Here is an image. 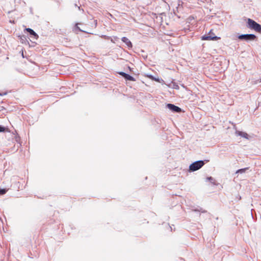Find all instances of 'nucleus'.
Segmentation results:
<instances>
[{
  "instance_id": "obj_1",
  "label": "nucleus",
  "mask_w": 261,
  "mask_h": 261,
  "mask_svg": "<svg viewBox=\"0 0 261 261\" xmlns=\"http://www.w3.org/2000/svg\"><path fill=\"white\" fill-rule=\"evenodd\" d=\"M247 27L258 32L261 31V25L250 18L247 19Z\"/></svg>"
},
{
  "instance_id": "obj_2",
  "label": "nucleus",
  "mask_w": 261,
  "mask_h": 261,
  "mask_svg": "<svg viewBox=\"0 0 261 261\" xmlns=\"http://www.w3.org/2000/svg\"><path fill=\"white\" fill-rule=\"evenodd\" d=\"M202 40H218L220 39V37L215 36L213 30H211L207 35L202 36Z\"/></svg>"
},
{
  "instance_id": "obj_3",
  "label": "nucleus",
  "mask_w": 261,
  "mask_h": 261,
  "mask_svg": "<svg viewBox=\"0 0 261 261\" xmlns=\"http://www.w3.org/2000/svg\"><path fill=\"white\" fill-rule=\"evenodd\" d=\"M204 165V162L202 161H196L192 163L189 167L191 171H195L201 168Z\"/></svg>"
},
{
  "instance_id": "obj_4",
  "label": "nucleus",
  "mask_w": 261,
  "mask_h": 261,
  "mask_svg": "<svg viewBox=\"0 0 261 261\" xmlns=\"http://www.w3.org/2000/svg\"><path fill=\"white\" fill-rule=\"evenodd\" d=\"M238 38L245 41H252L255 39L256 36L253 34H244L239 35Z\"/></svg>"
},
{
  "instance_id": "obj_5",
  "label": "nucleus",
  "mask_w": 261,
  "mask_h": 261,
  "mask_svg": "<svg viewBox=\"0 0 261 261\" xmlns=\"http://www.w3.org/2000/svg\"><path fill=\"white\" fill-rule=\"evenodd\" d=\"M167 107L172 111L177 113H180L181 112V110L180 108L176 106L173 104L169 103L167 105Z\"/></svg>"
},
{
  "instance_id": "obj_6",
  "label": "nucleus",
  "mask_w": 261,
  "mask_h": 261,
  "mask_svg": "<svg viewBox=\"0 0 261 261\" xmlns=\"http://www.w3.org/2000/svg\"><path fill=\"white\" fill-rule=\"evenodd\" d=\"M25 30L29 32L31 35L33 36L35 39H37L38 38V35L32 29L27 28Z\"/></svg>"
},
{
  "instance_id": "obj_7",
  "label": "nucleus",
  "mask_w": 261,
  "mask_h": 261,
  "mask_svg": "<svg viewBox=\"0 0 261 261\" xmlns=\"http://www.w3.org/2000/svg\"><path fill=\"white\" fill-rule=\"evenodd\" d=\"M122 41L125 43V44L128 47H132V44L130 40L127 38L125 37H123L122 38Z\"/></svg>"
},
{
  "instance_id": "obj_8",
  "label": "nucleus",
  "mask_w": 261,
  "mask_h": 261,
  "mask_svg": "<svg viewBox=\"0 0 261 261\" xmlns=\"http://www.w3.org/2000/svg\"><path fill=\"white\" fill-rule=\"evenodd\" d=\"M236 134L242 136L244 138H248V134L245 132H241V131H236Z\"/></svg>"
},
{
  "instance_id": "obj_9",
  "label": "nucleus",
  "mask_w": 261,
  "mask_h": 261,
  "mask_svg": "<svg viewBox=\"0 0 261 261\" xmlns=\"http://www.w3.org/2000/svg\"><path fill=\"white\" fill-rule=\"evenodd\" d=\"M124 78L125 79L130 81H135V79L134 77H133L132 76L128 74H126Z\"/></svg>"
},
{
  "instance_id": "obj_10",
  "label": "nucleus",
  "mask_w": 261,
  "mask_h": 261,
  "mask_svg": "<svg viewBox=\"0 0 261 261\" xmlns=\"http://www.w3.org/2000/svg\"><path fill=\"white\" fill-rule=\"evenodd\" d=\"M248 168H243V169H239L237 171H236V173H244L245 172V171Z\"/></svg>"
},
{
  "instance_id": "obj_11",
  "label": "nucleus",
  "mask_w": 261,
  "mask_h": 261,
  "mask_svg": "<svg viewBox=\"0 0 261 261\" xmlns=\"http://www.w3.org/2000/svg\"><path fill=\"white\" fill-rule=\"evenodd\" d=\"M7 192V190L6 189H0V195H3L4 194H5Z\"/></svg>"
},
{
  "instance_id": "obj_12",
  "label": "nucleus",
  "mask_w": 261,
  "mask_h": 261,
  "mask_svg": "<svg viewBox=\"0 0 261 261\" xmlns=\"http://www.w3.org/2000/svg\"><path fill=\"white\" fill-rule=\"evenodd\" d=\"M5 128L3 126H2L0 125V132H5Z\"/></svg>"
},
{
  "instance_id": "obj_13",
  "label": "nucleus",
  "mask_w": 261,
  "mask_h": 261,
  "mask_svg": "<svg viewBox=\"0 0 261 261\" xmlns=\"http://www.w3.org/2000/svg\"><path fill=\"white\" fill-rule=\"evenodd\" d=\"M119 74L121 75H122L123 77H125V75H126V73H125V72H120L119 73Z\"/></svg>"
},
{
  "instance_id": "obj_14",
  "label": "nucleus",
  "mask_w": 261,
  "mask_h": 261,
  "mask_svg": "<svg viewBox=\"0 0 261 261\" xmlns=\"http://www.w3.org/2000/svg\"><path fill=\"white\" fill-rule=\"evenodd\" d=\"M6 94V93H4V94H1V93H0V95H1V96H3V95H5Z\"/></svg>"
},
{
  "instance_id": "obj_15",
  "label": "nucleus",
  "mask_w": 261,
  "mask_h": 261,
  "mask_svg": "<svg viewBox=\"0 0 261 261\" xmlns=\"http://www.w3.org/2000/svg\"><path fill=\"white\" fill-rule=\"evenodd\" d=\"M77 29H78L80 31H82L81 30V29H80L77 26Z\"/></svg>"
},
{
  "instance_id": "obj_16",
  "label": "nucleus",
  "mask_w": 261,
  "mask_h": 261,
  "mask_svg": "<svg viewBox=\"0 0 261 261\" xmlns=\"http://www.w3.org/2000/svg\"><path fill=\"white\" fill-rule=\"evenodd\" d=\"M95 22L96 24L97 23V20H95Z\"/></svg>"
}]
</instances>
